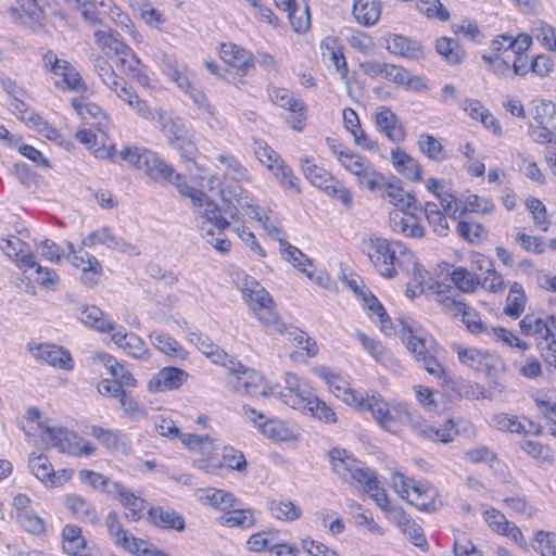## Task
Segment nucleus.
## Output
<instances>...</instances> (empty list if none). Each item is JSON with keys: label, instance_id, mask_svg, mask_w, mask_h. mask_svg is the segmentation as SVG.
<instances>
[{"label": "nucleus", "instance_id": "423d86ee", "mask_svg": "<svg viewBox=\"0 0 556 556\" xmlns=\"http://www.w3.org/2000/svg\"><path fill=\"white\" fill-rule=\"evenodd\" d=\"M245 418L265 438L275 442H288L298 439L295 429L286 421L268 416L254 408H245Z\"/></svg>", "mask_w": 556, "mask_h": 556}, {"label": "nucleus", "instance_id": "4468645a", "mask_svg": "<svg viewBox=\"0 0 556 556\" xmlns=\"http://www.w3.org/2000/svg\"><path fill=\"white\" fill-rule=\"evenodd\" d=\"M219 55L229 66L225 70L223 78L235 85L241 84L243 81V49L231 42L222 43Z\"/></svg>", "mask_w": 556, "mask_h": 556}, {"label": "nucleus", "instance_id": "774afa93", "mask_svg": "<svg viewBox=\"0 0 556 556\" xmlns=\"http://www.w3.org/2000/svg\"><path fill=\"white\" fill-rule=\"evenodd\" d=\"M554 127V124H531L529 136L536 143H556V135L552 130Z\"/></svg>", "mask_w": 556, "mask_h": 556}, {"label": "nucleus", "instance_id": "7c9ffc66", "mask_svg": "<svg viewBox=\"0 0 556 556\" xmlns=\"http://www.w3.org/2000/svg\"><path fill=\"white\" fill-rule=\"evenodd\" d=\"M103 315L99 307L91 305L83 307L78 317L84 324L100 332H112L115 329V325L113 321L104 319Z\"/></svg>", "mask_w": 556, "mask_h": 556}, {"label": "nucleus", "instance_id": "de8ad7c7", "mask_svg": "<svg viewBox=\"0 0 556 556\" xmlns=\"http://www.w3.org/2000/svg\"><path fill=\"white\" fill-rule=\"evenodd\" d=\"M150 339L159 351L168 356H176L182 352L180 343L165 332L153 331Z\"/></svg>", "mask_w": 556, "mask_h": 556}, {"label": "nucleus", "instance_id": "393cba45", "mask_svg": "<svg viewBox=\"0 0 556 556\" xmlns=\"http://www.w3.org/2000/svg\"><path fill=\"white\" fill-rule=\"evenodd\" d=\"M383 193L381 197L386 200H388L391 204L394 206L401 207V210L404 208H418L417 200L414 195L406 193L403 188L394 182H387L386 179L383 180Z\"/></svg>", "mask_w": 556, "mask_h": 556}, {"label": "nucleus", "instance_id": "c9c22d12", "mask_svg": "<svg viewBox=\"0 0 556 556\" xmlns=\"http://www.w3.org/2000/svg\"><path fill=\"white\" fill-rule=\"evenodd\" d=\"M435 50L452 65L459 64L465 58L464 49L452 38L442 37L438 39Z\"/></svg>", "mask_w": 556, "mask_h": 556}, {"label": "nucleus", "instance_id": "7ed1b4c3", "mask_svg": "<svg viewBox=\"0 0 556 556\" xmlns=\"http://www.w3.org/2000/svg\"><path fill=\"white\" fill-rule=\"evenodd\" d=\"M245 303L269 333H283L286 325L276 312L270 294L254 278L245 276Z\"/></svg>", "mask_w": 556, "mask_h": 556}, {"label": "nucleus", "instance_id": "0eeeda50", "mask_svg": "<svg viewBox=\"0 0 556 556\" xmlns=\"http://www.w3.org/2000/svg\"><path fill=\"white\" fill-rule=\"evenodd\" d=\"M105 522L109 535L117 547L134 554L142 553L144 556H168L166 553L156 548H148V544L144 540L135 538L129 534L123 528L116 513L111 511L106 516Z\"/></svg>", "mask_w": 556, "mask_h": 556}, {"label": "nucleus", "instance_id": "6e6552de", "mask_svg": "<svg viewBox=\"0 0 556 556\" xmlns=\"http://www.w3.org/2000/svg\"><path fill=\"white\" fill-rule=\"evenodd\" d=\"M312 391L295 375L286 372L283 386L276 383L271 386L269 395L277 396L286 405L300 410H305V402Z\"/></svg>", "mask_w": 556, "mask_h": 556}, {"label": "nucleus", "instance_id": "f3484780", "mask_svg": "<svg viewBox=\"0 0 556 556\" xmlns=\"http://www.w3.org/2000/svg\"><path fill=\"white\" fill-rule=\"evenodd\" d=\"M375 123L377 127L392 142H400L405 138V130L400 119L388 106H379L375 113Z\"/></svg>", "mask_w": 556, "mask_h": 556}, {"label": "nucleus", "instance_id": "9b49d317", "mask_svg": "<svg viewBox=\"0 0 556 556\" xmlns=\"http://www.w3.org/2000/svg\"><path fill=\"white\" fill-rule=\"evenodd\" d=\"M354 407L359 410H369L384 430L390 432L396 431L397 407L390 410L387 403L379 394L362 395V401H358Z\"/></svg>", "mask_w": 556, "mask_h": 556}, {"label": "nucleus", "instance_id": "603ef678", "mask_svg": "<svg viewBox=\"0 0 556 556\" xmlns=\"http://www.w3.org/2000/svg\"><path fill=\"white\" fill-rule=\"evenodd\" d=\"M356 178L359 187L366 188L371 192L382 189L384 180V176L378 173L371 163H368Z\"/></svg>", "mask_w": 556, "mask_h": 556}, {"label": "nucleus", "instance_id": "58836bf2", "mask_svg": "<svg viewBox=\"0 0 556 556\" xmlns=\"http://www.w3.org/2000/svg\"><path fill=\"white\" fill-rule=\"evenodd\" d=\"M288 18L295 33H305L309 28L311 15L305 0H300V2L288 12Z\"/></svg>", "mask_w": 556, "mask_h": 556}, {"label": "nucleus", "instance_id": "8fccbe9b", "mask_svg": "<svg viewBox=\"0 0 556 556\" xmlns=\"http://www.w3.org/2000/svg\"><path fill=\"white\" fill-rule=\"evenodd\" d=\"M28 466L31 472L46 485L48 484L49 479L54 477V470L45 455L31 454L29 456Z\"/></svg>", "mask_w": 556, "mask_h": 556}, {"label": "nucleus", "instance_id": "b1692460", "mask_svg": "<svg viewBox=\"0 0 556 556\" xmlns=\"http://www.w3.org/2000/svg\"><path fill=\"white\" fill-rule=\"evenodd\" d=\"M451 280L454 283V290L460 294L473 293L480 287V274L471 271L463 266L454 267L450 273Z\"/></svg>", "mask_w": 556, "mask_h": 556}, {"label": "nucleus", "instance_id": "338daca9", "mask_svg": "<svg viewBox=\"0 0 556 556\" xmlns=\"http://www.w3.org/2000/svg\"><path fill=\"white\" fill-rule=\"evenodd\" d=\"M526 205L533 216L535 225L541 227L543 231L548 230L549 222L547 219L546 206L538 198H529L526 201Z\"/></svg>", "mask_w": 556, "mask_h": 556}, {"label": "nucleus", "instance_id": "f704fd0d", "mask_svg": "<svg viewBox=\"0 0 556 556\" xmlns=\"http://www.w3.org/2000/svg\"><path fill=\"white\" fill-rule=\"evenodd\" d=\"M271 516L282 521H293L301 517L302 510L289 500H273L268 503Z\"/></svg>", "mask_w": 556, "mask_h": 556}, {"label": "nucleus", "instance_id": "bf43d9fd", "mask_svg": "<svg viewBox=\"0 0 556 556\" xmlns=\"http://www.w3.org/2000/svg\"><path fill=\"white\" fill-rule=\"evenodd\" d=\"M277 534L275 531H261L252 534L247 541L249 549L252 552L270 549L271 545L277 544Z\"/></svg>", "mask_w": 556, "mask_h": 556}, {"label": "nucleus", "instance_id": "c03bdc74", "mask_svg": "<svg viewBox=\"0 0 556 556\" xmlns=\"http://www.w3.org/2000/svg\"><path fill=\"white\" fill-rule=\"evenodd\" d=\"M94 41L102 49L108 50L106 53L113 52L117 56L128 47L117 38V34L112 30L94 31Z\"/></svg>", "mask_w": 556, "mask_h": 556}, {"label": "nucleus", "instance_id": "ea45409f", "mask_svg": "<svg viewBox=\"0 0 556 556\" xmlns=\"http://www.w3.org/2000/svg\"><path fill=\"white\" fill-rule=\"evenodd\" d=\"M305 409L315 418L326 424H334L337 421V416L333 409L313 393H311L305 402Z\"/></svg>", "mask_w": 556, "mask_h": 556}, {"label": "nucleus", "instance_id": "5fc2aeb1", "mask_svg": "<svg viewBox=\"0 0 556 556\" xmlns=\"http://www.w3.org/2000/svg\"><path fill=\"white\" fill-rule=\"evenodd\" d=\"M418 148L427 157L435 161L443 160V146L433 136L422 134L418 138Z\"/></svg>", "mask_w": 556, "mask_h": 556}, {"label": "nucleus", "instance_id": "37998d69", "mask_svg": "<svg viewBox=\"0 0 556 556\" xmlns=\"http://www.w3.org/2000/svg\"><path fill=\"white\" fill-rule=\"evenodd\" d=\"M332 151L336 154L337 159L341 163V165L355 177L370 163L368 160L354 154L348 150H339L334 146L332 147Z\"/></svg>", "mask_w": 556, "mask_h": 556}, {"label": "nucleus", "instance_id": "49530a36", "mask_svg": "<svg viewBox=\"0 0 556 556\" xmlns=\"http://www.w3.org/2000/svg\"><path fill=\"white\" fill-rule=\"evenodd\" d=\"M425 429L424 438H428L435 442L448 443L453 441L454 437L457 434V430L455 429L452 419L445 420V422L440 427L429 425V427H426Z\"/></svg>", "mask_w": 556, "mask_h": 556}, {"label": "nucleus", "instance_id": "c756f323", "mask_svg": "<svg viewBox=\"0 0 556 556\" xmlns=\"http://www.w3.org/2000/svg\"><path fill=\"white\" fill-rule=\"evenodd\" d=\"M435 496L434 489L420 483L418 486H414V492L407 501L421 511L433 513L438 509Z\"/></svg>", "mask_w": 556, "mask_h": 556}, {"label": "nucleus", "instance_id": "0e129e2a", "mask_svg": "<svg viewBox=\"0 0 556 556\" xmlns=\"http://www.w3.org/2000/svg\"><path fill=\"white\" fill-rule=\"evenodd\" d=\"M456 230L460 238L470 243L479 242L485 233L484 227L481 224L465 220L458 222Z\"/></svg>", "mask_w": 556, "mask_h": 556}, {"label": "nucleus", "instance_id": "a19ab883", "mask_svg": "<svg viewBox=\"0 0 556 556\" xmlns=\"http://www.w3.org/2000/svg\"><path fill=\"white\" fill-rule=\"evenodd\" d=\"M526 293L522 286L518 282H514L510 286L509 294L506 299V306L504 312L510 317H518L525 309Z\"/></svg>", "mask_w": 556, "mask_h": 556}, {"label": "nucleus", "instance_id": "a878e982", "mask_svg": "<svg viewBox=\"0 0 556 556\" xmlns=\"http://www.w3.org/2000/svg\"><path fill=\"white\" fill-rule=\"evenodd\" d=\"M394 519L402 532L416 546L422 547L427 544L422 528L402 509L394 511Z\"/></svg>", "mask_w": 556, "mask_h": 556}, {"label": "nucleus", "instance_id": "20e7f679", "mask_svg": "<svg viewBox=\"0 0 556 556\" xmlns=\"http://www.w3.org/2000/svg\"><path fill=\"white\" fill-rule=\"evenodd\" d=\"M429 289L433 292L434 300L444 314L451 317L462 315L463 323L472 333H480L484 330V325L478 313L466 304L464 298L454 290L453 286L432 282Z\"/></svg>", "mask_w": 556, "mask_h": 556}, {"label": "nucleus", "instance_id": "1a4fd4ad", "mask_svg": "<svg viewBox=\"0 0 556 556\" xmlns=\"http://www.w3.org/2000/svg\"><path fill=\"white\" fill-rule=\"evenodd\" d=\"M452 350L457 354L460 364L476 371L490 375L502 366L500 356L488 350L465 348L459 343H453Z\"/></svg>", "mask_w": 556, "mask_h": 556}, {"label": "nucleus", "instance_id": "cd10ccee", "mask_svg": "<svg viewBox=\"0 0 556 556\" xmlns=\"http://www.w3.org/2000/svg\"><path fill=\"white\" fill-rule=\"evenodd\" d=\"M416 211L424 212L428 224L437 235L441 237L447 236L450 227L445 213L441 212L435 203L426 202L424 205L418 204V208Z\"/></svg>", "mask_w": 556, "mask_h": 556}, {"label": "nucleus", "instance_id": "6e6d98bb", "mask_svg": "<svg viewBox=\"0 0 556 556\" xmlns=\"http://www.w3.org/2000/svg\"><path fill=\"white\" fill-rule=\"evenodd\" d=\"M408 274L413 276L412 283L414 288L418 290L419 293L429 292L434 296L433 292L429 289L432 282H439L438 280L430 279L426 280L428 276V271L425 270L417 262L416 256L414 255V262L409 264V270H406Z\"/></svg>", "mask_w": 556, "mask_h": 556}, {"label": "nucleus", "instance_id": "f03ea898", "mask_svg": "<svg viewBox=\"0 0 556 556\" xmlns=\"http://www.w3.org/2000/svg\"><path fill=\"white\" fill-rule=\"evenodd\" d=\"M364 244L369 261L386 278L397 276L399 270H409L414 262V253L401 241L370 236Z\"/></svg>", "mask_w": 556, "mask_h": 556}, {"label": "nucleus", "instance_id": "e2e57ef3", "mask_svg": "<svg viewBox=\"0 0 556 556\" xmlns=\"http://www.w3.org/2000/svg\"><path fill=\"white\" fill-rule=\"evenodd\" d=\"M102 276V265L93 255H88L87 267L81 270L80 281L87 287L98 285Z\"/></svg>", "mask_w": 556, "mask_h": 556}, {"label": "nucleus", "instance_id": "39448f33", "mask_svg": "<svg viewBox=\"0 0 556 556\" xmlns=\"http://www.w3.org/2000/svg\"><path fill=\"white\" fill-rule=\"evenodd\" d=\"M402 340L416 362L435 378H442L445 374L443 366L434 355V342L431 338L415 334L412 329L403 328Z\"/></svg>", "mask_w": 556, "mask_h": 556}, {"label": "nucleus", "instance_id": "4be33fe9", "mask_svg": "<svg viewBox=\"0 0 556 556\" xmlns=\"http://www.w3.org/2000/svg\"><path fill=\"white\" fill-rule=\"evenodd\" d=\"M352 13L359 25L370 27L380 17L381 3L379 0H354Z\"/></svg>", "mask_w": 556, "mask_h": 556}, {"label": "nucleus", "instance_id": "79ce46f5", "mask_svg": "<svg viewBox=\"0 0 556 556\" xmlns=\"http://www.w3.org/2000/svg\"><path fill=\"white\" fill-rule=\"evenodd\" d=\"M271 386L255 369L245 368V393L251 396H268Z\"/></svg>", "mask_w": 556, "mask_h": 556}, {"label": "nucleus", "instance_id": "864d4df0", "mask_svg": "<svg viewBox=\"0 0 556 556\" xmlns=\"http://www.w3.org/2000/svg\"><path fill=\"white\" fill-rule=\"evenodd\" d=\"M408 424L419 435L424 437V430L429 427L416 412L409 409L405 404L397 405V424Z\"/></svg>", "mask_w": 556, "mask_h": 556}, {"label": "nucleus", "instance_id": "c85d7f7f", "mask_svg": "<svg viewBox=\"0 0 556 556\" xmlns=\"http://www.w3.org/2000/svg\"><path fill=\"white\" fill-rule=\"evenodd\" d=\"M119 64L125 68V71L137 80L141 86H149V77L142 71L141 61L135 54L130 47H127L119 55H118Z\"/></svg>", "mask_w": 556, "mask_h": 556}, {"label": "nucleus", "instance_id": "13d9d810", "mask_svg": "<svg viewBox=\"0 0 556 556\" xmlns=\"http://www.w3.org/2000/svg\"><path fill=\"white\" fill-rule=\"evenodd\" d=\"M533 35L548 50H556V30L544 21H538L533 24Z\"/></svg>", "mask_w": 556, "mask_h": 556}, {"label": "nucleus", "instance_id": "e433bc0d", "mask_svg": "<svg viewBox=\"0 0 556 556\" xmlns=\"http://www.w3.org/2000/svg\"><path fill=\"white\" fill-rule=\"evenodd\" d=\"M269 97L275 104L290 112L305 110L304 101L294 97L293 92L288 89L273 88L269 92Z\"/></svg>", "mask_w": 556, "mask_h": 556}, {"label": "nucleus", "instance_id": "9d476101", "mask_svg": "<svg viewBox=\"0 0 556 556\" xmlns=\"http://www.w3.org/2000/svg\"><path fill=\"white\" fill-rule=\"evenodd\" d=\"M329 458L333 472L346 482L354 481L361 484L372 471L343 448H332Z\"/></svg>", "mask_w": 556, "mask_h": 556}, {"label": "nucleus", "instance_id": "2eb2a0df", "mask_svg": "<svg viewBox=\"0 0 556 556\" xmlns=\"http://www.w3.org/2000/svg\"><path fill=\"white\" fill-rule=\"evenodd\" d=\"M519 326L525 336H535L542 340L556 336V317L552 315L543 318L536 314H527Z\"/></svg>", "mask_w": 556, "mask_h": 556}, {"label": "nucleus", "instance_id": "72a5a7b5", "mask_svg": "<svg viewBox=\"0 0 556 556\" xmlns=\"http://www.w3.org/2000/svg\"><path fill=\"white\" fill-rule=\"evenodd\" d=\"M301 168L306 179L323 191L333 178L325 168L317 166L309 159L301 160Z\"/></svg>", "mask_w": 556, "mask_h": 556}, {"label": "nucleus", "instance_id": "5701e85b", "mask_svg": "<svg viewBox=\"0 0 556 556\" xmlns=\"http://www.w3.org/2000/svg\"><path fill=\"white\" fill-rule=\"evenodd\" d=\"M391 160L397 173L412 181H419L421 168L417 160L408 155L401 149H394L391 152Z\"/></svg>", "mask_w": 556, "mask_h": 556}, {"label": "nucleus", "instance_id": "aec40b11", "mask_svg": "<svg viewBox=\"0 0 556 556\" xmlns=\"http://www.w3.org/2000/svg\"><path fill=\"white\" fill-rule=\"evenodd\" d=\"M111 339L135 358L147 359L150 355L144 341L134 332H126L122 327L112 333Z\"/></svg>", "mask_w": 556, "mask_h": 556}, {"label": "nucleus", "instance_id": "6ab92c4d", "mask_svg": "<svg viewBox=\"0 0 556 556\" xmlns=\"http://www.w3.org/2000/svg\"><path fill=\"white\" fill-rule=\"evenodd\" d=\"M0 249L13 258L17 266L24 270L33 268L36 265L35 256L28 245L21 239L13 237L11 239H1Z\"/></svg>", "mask_w": 556, "mask_h": 556}, {"label": "nucleus", "instance_id": "f257e3e1", "mask_svg": "<svg viewBox=\"0 0 556 556\" xmlns=\"http://www.w3.org/2000/svg\"><path fill=\"white\" fill-rule=\"evenodd\" d=\"M119 157L142 170L153 180L174 185L177 191L182 197L189 198L198 210L195 219L202 238L219 252L229 250L231 243L223 237V230L229 226V223L222 215L219 206L211 201L203 191L189 186L172 165L165 163L153 151L138 147L125 148L119 152Z\"/></svg>", "mask_w": 556, "mask_h": 556}, {"label": "nucleus", "instance_id": "2f4dec72", "mask_svg": "<svg viewBox=\"0 0 556 556\" xmlns=\"http://www.w3.org/2000/svg\"><path fill=\"white\" fill-rule=\"evenodd\" d=\"M279 243L283 258L304 273L309 279H313V271L306 268V265H312L311 260L300 249L287 241L279 239Z\"/></svg>", "mask_w": 556, "mask_h": 556}, {"label": "nucleus", "instance_id": "69168bd1", "mask_svg": "<svg viewBox=\"0 0 556 556\" xmlns=\"http://www.w3.org/2000/svg\"><path fill=\"white\" fill-rule=\"evenodd\" d=\"M324 192L327 195L340 201L345 207L352 206L353 197H352L351 191L334 177L331 179V181L325 188Z\"/></svg>", "mask_w": 556, "mask_h": 556}, {"label": "nucleus", "instance_id": "ddd939ff", "mask_svg": "<svg viewBox=\"0 0 556 556\" xmlns=\"http://www.w3.org/2000/svg\"><path fill=\"white\" fill-rule=\"evenodd\" d=\"M316 372L326 381L329 390L348 405L355 406L358 401H362V394H358L350 387V383L346 380L331 371L330 368L320 367Z\"/></svg>", "mask_w": 556, "mask_h": 556}, {"label": "nucleus", "instance_id": "bb28decb", "mask_svg": "<svg viewBox=\"0 0 556 556\" xmlns=\"http://www.w3.org/2000/svg\"><path fill=\"white\" fill-rule=\"evenodd\" d=\"M90 433L111 451L128 453L130 450L129 444L125 441V437L119 431L92 426Z\"/></svg>", "mask_w": 556, "mask_h": 556}, {"label": "nucleus", "instance_id": "3c124183", "mask_svg": "<svg viewBox=\"0 0 556 556\" xmlns=\"http://www.w3.org/2000/svg\"><path fill=\"white\" fill-rule=\"evenodd\" d=\"M416 9L429 18H437L443 22L450 18V12L440 0H416Z\"/></svg>", "mask_w": 556, "mask_h": 556}, {"label": "nucleus", "instance_id": "a18cd8bd", "mask_svg": "<svg viewBox=\"0 0 556 556\" xmlns=\"http://www.w3.org/2000/svg\"><path fill=\"white\" fill-rule=\"evenodd\" d=\"M115 489L119 494L122 504L129 509L126 517L130 521H137L141 516L143 500L137 497L134 493L125 490L121 484L115 483Z\"/></svg>", "mask_w": 556, "mask_h": 556}, {"label": "nucleus", "instance_id": "412c9836", "mask_svg": "<svg viewBox=\"0 0 556 556\" xmlns=\"http://www.w3.org/2000/svg\"><path fill=\"white\" fill-rule=\"evenodd\" d=\"M387 49L392 54L413 60H417L424 54L422 46L419 41L396 34L387 38Z\"/></svg>", "mask_w": 556, "mask_h": 556}, {"label": "nucleus", "instance_id": "dca6fc26", "mask_svg": "<svg viewBox=\"0 0 556 556\" xmlns=\"http://www.w3.org/2000/svg\"><path fill=\"white\" fill-rule=\"evenodd\" d=\"M33 354L37 359L60 369L71 370L74 367L71 353L56 344H38Z\"/></svg>", "mask_w": 556, "mask_h": 556}, {"label": "nucleus", "instance_id": "052dcab7", "mask_svg": "<svg viewBox=\"0 0 556 556\" xmlns=\"http://www.w3.org/2000/svg\"><path fill=\"white\" fill-rule=\"evenodd\" d=\"M533 548L542 556H556V533L539 531L534 538Z\"/></svg>", "mask_w": 556, "mask_h": 556}, {"label": "nucleus", "instance_id": "09e8293b", "mask_svg": "<svg viewBox=\"0 0 556 556\" xmlns=\"http://www.w3.org/2000/svg\"><path fill=\"white\" fill-rule=\"evenodd\" d=\"M361 485H363L364 491L370 495V497L381 509H387L389 505L388 495L384 489L379 486L377 477L374 471L368 475V477L361 483Z\"/></svg>", "mask_w": 556, "mask_h": 556}, {"label": "nucleus", "instance_id": "4d7b16f0", "mask_svg": "<svg viewBox=\"0 0 556 556\" xmlns=\"http://www.w3.org/2000/svg\"><path fill=\"white\" fill-rule=\"evenodd\" d=\"M253 151L256 159L265 165L269 170H274L275 164L280 160L276 151H274L266 141L254 140Z\"/></svg>", "mask_w": 556, "mask_h": 556}, {"label": "nucleus", "instance_id": "f8f14e48", "mask_svg": "<svg viewBox=\"0 0 556 556\" xmlns=\"http://www.w3.org/2000/svg\"><path fill=\"white\" fill-rule=\"evenodd\" d=\"M103 244L109 249L117 250L131 255H139L140 250L137 245L126 242L123 238L113 235L110 227L104 226L90 232L84 240L83 245L94 247Z\"/></svg>", "mask_w": 556, "mask_h": 556}, {"label": "nucleus", "instance_id": "473e14b6", "mask_svg": "<svg viewBox=\"0 0 556 556\" xmlns=\"http://www.w3.org/2000/svg\"><path fill=\"white\" fill-rule=\"evenodd\" d=\"M149 516L152 522L157 527L172 528L179 531L185 528L182 517L174 510L155 507L149 510Z\"/></svg>", "mask_w": 556, "mask_h": 556}, {"label": "nucleus", "instance_id": "680f3d73", "mask_svg": "<svg viewBox=\"0 0 556 556\" xmlns=\"http://www.w3.org/2000/svg\"><path fill=\"white\" fill-rule=\"evenodd\" d=\"M188 337L189 341L212 361L220 351V349L210 339V337L202 332L191 331L189 332Z\"/></svg>", "mask_w": 556, "mask_h": 556}, {"label": "nucleus", "instance_id": "a211bd4d", "mask_svg": "<svg viewBox=\"0 0 556 556\" xmlns=\"http://www.w3.org/2000/svg\"><path fill=\"white\" fill-rule=\"evenodd\" d=\"M188 374L177 367H164L150 380L148 388L152 392L176 390L187 381Z\"/></svg>", "mask_w": 556, "mask_h": 556}, {"label": "nucleus", "instance_id": "4c0bfd02", "mask_svg": "<svg viewBox=\"0 0 556 556\" xmlns=\"http://www.w3.org/2000/svg\"><path fill=\"white\" fill-rule=\"evenodd\" d=\"M66 506L79 519L94 522L98 516L92 505L79 495L72 494L65 498Z\"/></svg>", "mask_w": 556, "mask_h": 556}]
</instances>
